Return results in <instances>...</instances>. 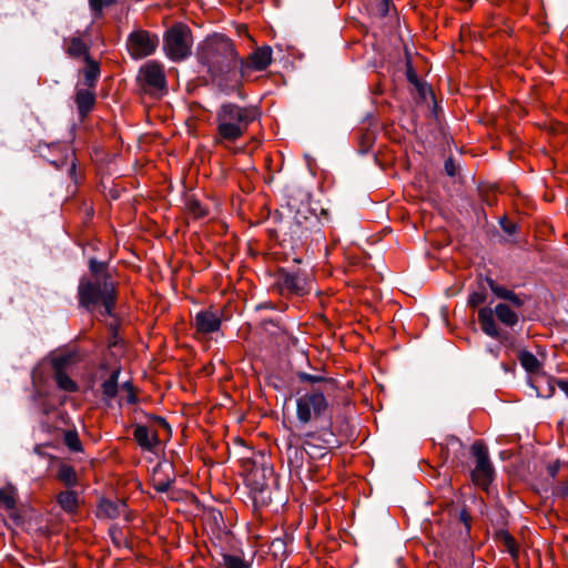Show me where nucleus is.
<instances>
[{"label":"nucleus","instance_id":"obj_42","mask_svg":"<svg viewBox=\"0 0 568 568\" xmlns=\"http://www.w3.org/2000/svg\"><path fill=\"white\" fill-rule=\"evenodd\" d=\"M500 225H501V229L507 234L511 235V234H515L517 231V225L514 222L507 220L506 217L500 221Z\"/></svg>","mask_w":568,"mask_h":568},{"label":"nucleus","instance_id":"obj_49","mask_svg":"<svg viewBox=\"0 0 568 568\" xmlns=\"http://www.w3.org/2000/svg\"><path fill=\"white\" fill-rule=\"evenodd\" d=\"M90 6L93 10L100 11L102 9V0H90Z\"/></svg>","mask_w":568,"mask_h":568},{"label":"nucleus","instance_id":"obj_32","mask_svg":"<svg viewBox=\"0 0 568 568\" xmlns=\"http://www.w3.org/2000/svg\"><path fill=\"white\" fill-rule=\"evenodd\" d=\"M497 537L513 556H517L518 549L516 540L507 530L498 531Z\"/></svg>","mask_w":568,"mask_h":568},{"label":"nucleus","instance_id":"obj_45","mask_svg":"<svg viewBox=\"0 0 568 568\" xmlns=\"http://www.w3.org/2000/svg\"><path fill=\"white\" fill-rule=\"evenodd\" d=\"M390 1L392 0H379L378 4H377V10H378V13L382 16V17H385L388 14L389 12V6H390Z\"/></svg>","mask_w":568,"mask_h":568},{"label":"nucleus","instance_id":"obj_27","mask_svg":"<svg viewBox=\"0 0 568 568\" xmlns=\"http://www.w3.org/2000/svg\"><path fill=\"white\" fill-rule=\"evenodd\" d=\"M57 477L67 487H74L78 485L79 481L75 469L68 464H62L59 466Z\"/></svg>","mask_w":568,"mask_h":568},{"label":"nucleus","instance_id":"obj_13","mask_svg":"<svg viewBox=\"0 0 568 568\" xmlns=\"http://www.w3.org/2000/svg\"><path fill=\"white\" fill-rule=\"evenodd\" d=\"M221 316L216 311L211 308L196 313L193 320V327L199 335H206L217 332L221 327Z\"/></svg>","mask_w":568,"mask_h":568},{"label":"nucleus","instance_id":"obj_33","mask_svg":"<svg viewBox=\"0 0 568 568\" xmlns=\"http://www.w3.org/2000/svg\"><path fill=\"white\" fill-rule=\"evenodd\" d=\"M262 328L264 332L272 336H280L285 333V328L273 320H265L262 322Z\"/></svg>","mask_w":568,"mask_h":568},{"label":"nucleus","instance_id":"obj_12","mask_svg":"<svg viewBox=\"0 0 568 568\" xmlns=\"http://www.w3.org/2000/svg\"><path fill=\"white\" fill-rule=\"evenodd\" d=\"M140 78L149 89L162 90L166 83L163 67L155 61H150L140 69Z\"/></svg>","mask_w":568,"mask_h":568},{"label":"nucleus","instance_id":"obj_18","mask_svg":"<svg viewBox=\"0 0 568 568\" xmlns=\"http://www.w3.org/2000/svg\"><path fill=\"white\" fill-rule=\"evenodd\" d=\"M74 101L80 119L83 120L94 108L95 93L89 89H77Z\"/></svg>","mask_w":568,"mask_h":568},{"label":"nucleus","instance_id":"obj_8","mask_svg":"<svg viewBox=\"0 0 568 568\" xmlns=\"http://www.w3.org/2000/svg\"><path fill=\"white\" fill-rule=\"evenodd\" d=\"M160 430L165 432L168 435L171 434V427L168 422L163 417L154 416L150 426L136 425L134 427L133 438L143 450L153 452L161 442Z\"/></svg>","mask_w":568,"mask_h":568},{"label":"nucleus","instance_id":"obj_11","mask_svg":"<svg viewBox=\"0 0 568 568\" xmlns=\"http://www.w3.org/2000/svg\"><path fill=\"white\" fill-rule=\"evenodd\" d=\"M333 443L334 434L329 430L325 432L323 435L308 433L304 442L308 459L325 462L331 448L333 447Z\"/></svg>","mask_w":568,"mask_h":568},{"label":"nucleus","instance_id":"obj_47","mask_svg":"<svg viewBox=\"0 0 568 568\" xmlns=\"http://www.w3.org/2000/svg\"><path fill=\"white\" fill-rule=\"evenodd\" d=\"M445 171L449 176H454L456 174V165L453 159H448L445 161Z\"/></svg>","mask_w":568,"mask_h":568},{"label":"nucleus","instance_id":"obj_35","mask_svg":"<svg viewBox=\"0 0 568 568\" xmlns=\"http://www.w3.org/2000/svg\"><path fill=\"white\" fill-rule=\"evenodd\" d=\"M64 444L73 452H80L82 449L81 442L77 432H67L64 434Z\"/></svg>","mask_w":568,"mask_h":568},{"label":"nucleus","instance_id":"obj_22","mask_svg":"<svg viewBox=\"0 0 568 568\" xmlns=\"http://www.w3.org/2000/svg\"><path fill=\"white\" fill-rule=\"evenodd\" d=\"M57 503L68 514L77 513L79 508V497L73 490H63L57 496Z\"/></svg>","mask_w":568,"mask_h":568},{"label":"nucleus","instance_id":"obj_5","mask_svg":"<svg viewBox=\"0 0 568 568\" xmlns=\"http://www.w3.org/2000/svg\"><path fill=\"white\" fill-rule=\"evenodd\" d=\"M274 278L273 290L284 297L304 296L311 291L306 274L300 268L280 267Z\"/></svg>","mask_w":568,"mask_h":568},{"label":"nucleus","instance_id":"obj_14","mask_svg":"<svg viewBox=\"0 0 568 568\" xmlns=\"http://www.w3.org/2000/svg\"><path fill=\"white\" fill-rule=\"evenodd\" d=\"M478 322L480 324L481 329L494 338H499L500 342L506 347H513L514 346V339L508 335H500L498 327L494 320V312L490 307H481L478 311Z\"/></svg>","mask_w":568,"mask_h":568},{"label":"nucleus","instance_id":"obj_1","mask_svg":"<svg viewBox=\"0 0 568 568\" xmlns=\"http://www.w3.org/2000/svg\"><path fill=\"white\" fill-rule=\"evenodd\" d=\"M199 60L222 91L232 93L240 90V57L230 38L215 34L206 39L199 51Z\"/></svg>","mask_w":568,"mask_h":568},{"label":"nucleus","instance_id":"obj_25","mask_svg":"<svg viewBox=\"0 0 568 568\" xmlns=\"http://www.w3.org/2000/svg\"><path fill=\"white\" fill-rule=\"evenodd\" d=\"M287 458H288L290 465L293 468H295V469L302 468L304 465V460L306 458H308L306 446L305 445L303 447L288 446Z\"/></svg>","mask_w":568,"mask_h":568},{"label":"nucleus","instance_id":"obj_41","mask_svg":"<svg viewBox=\"0 0 568 568\" xmlns=\"http://www.w3.org/2000/svg\"><path fill=\"white\" fill-rule=\"evenodd\" d=\"M486 301V294L484 292H474L469 295L468 304L471 306H478Z\"/></svg>","mask_w":568,"mask_h":568},{"label":"nucleus","instance_id":"obj_23","mask_svg":"<svg viewBox=\"0 0 568 568\" xmlns=\"http://www.w3.org/2000/svg\"><path fill=\"white\" fill-rule=\"evenodd\" d=\"M87 65L83 69L84 83L93 89L100 77V65L97 61L92 60L91 57H87L84 60Z\"/></svg>","mask_w":568,"mask_h":568},{"label":"nucleus","instance_id":"obj_2","mask_svg":"<svg viewBox=\"0 0 568 568\" xmlns=\"http://www.w3.org/2000/svg\"><path fill=\"white\" fill-rule=\"evenodd\" d=\"M256 118L257 112L254 108L241 106L232 102L221 104L215 113L214 145L229 148L237 142Z\"/></svg>","mask_w":568,"mask_h":568},{"label":"nucleus","instance_id":"obj_9","mask_svg":"<svg viewBox=\"0 0 568 568\" xmlns=\"http://www.w3.org/2000/svg\"><path fill=\"white\" fill-rule=\"evenodd\" d=\"M159 38L146 30H136L129 34L126 48L133 59H143L156 50Z\"/></svg>","mask_w":568,"mask_h":568},{"label":"nucleus","instance_id":"obj_15","mask_svg":"<svg viewBox=\"0 0 568 568\" xmlns=\"http://www.w3.org/2000/svg\"><path fill=\"white\" fill-rule=\"evenodd\" d=\"M274 470L267 465H254L247 476L248 485L252 490L263 493L268 488L270 479L273 477Z\"/></svg>","mask_w":568,"mask_h":568},{"label":"nucleus","instance_id":"obj_38","mask_svg":"<svg viewBox=\"0 0 568 568\" xmlns=\"http://www.w3.org/2000/svg\"><path fill=\"white\" fill-rule=\"evenodd\" d=\"M189 210L196 219H202L207 215V210L196 200L189 202Z\"/></svg>","mask_w":568,"mask_h":568},{"label":"nucleus","instance_id":"obj_16","mask_svg":"<svg viewBox=\"0 0 568 568\" xmlns=\"http://www.w3.org/2000/svg\"><path fill=\"white\" fill-rule=\"evenodd\" d=\"M175 481V476L170 464H159L152 473V485L159 493L168 491Z\"/></svg>","mask_w":568,"mask_h":568},{"label":"nucleus","instance_id":"obj_40","mask_svg":"<svg viewBox=\"0 0 568 568\" xmlns=\"http://www.w3.org/2000/svg\"><path fill=\"white\" fill-rule=\"evenodd\" d=\"M297 377H298V379L301 382H307V383H311V384L321 383V382L325 381V378L323 376L312 375V374L304 373V372L298 373Z\"/></svg>","mask_w":568,"mask_h":568},{"label":"nucleus","instance_id":"obj_31","mask_svg":"<svg viewBox=\"0 0 568 568\" xmlns=\"http://www.w3.org/2000/svg\"><path fill=\"white\" fill-rule=\"evenodd\" d=\"M224 568H251V564L241 556L222 554V564Z\"/></svg>","mask_w":568,"mask_h":568},{"label":"nucleus","instance_id":"obj_39","mask_svg":"<svg viewBox=\"0 0 568 568\" xmlns=\"http://www.w3.org/2000/svg\"><path fill=\"white\" fill-rule=\"evenodd\" d=\"M446 447H447V456L446 458H448V454H449V448H452L455 453H457L459 449L463 448V443L462 440L456 437V436H448L446 438Z\"/></svg>","mask_w":568,"mask_h":568},{"label":"nucleus","instance_id":"obj_10","mask_svg":"<svg viewBox=\"0 0 568 568\" xmlns=\"http://www.w3.org/2000/svg\"><path fill=\"white\" fill-rule=\"evenodd\" d=\"M272 48L264 45L257 48L247 58H240L239 72L241 74V85L248 80L254 71H264L272 63Z\"/></svg>","mask_w":568,"mask_h":568},{"label":"nucleus","instance_id":"obj_36","mask_svg":"<svg viewBox=\"0 0 568 568\" xmlns=\"http://www.w3.org/2000/svg\"><path fill=\"white\" fill-rule=\"evenodd\" d=\"M122 390L125 393L123 397H121V400H125L128 404H135L138 402V396L134 392V387L132 383L125 382L122 385Z\"/></svg>","mask_w":568,"mask_h":568},{"label":"nucleus","instance_id":"obj_46","mask_svg":"<svg viewBox=\"0 0 568 568\" xmlns=\"http://www.w3.org/2000/svg\"><path fill=\"white\" fill-rule=\"evenodd\" d=\"M505 300L509 301L516 307H520L524 304L523 300L513 291L509 293V296L506 297Z\"/></svg>","mask_w":568,"mask_h":568},{"label":"nucleus","instance_id":"obj_26","mask_svg":"<svg viewBox=\"0 0 568 568\" xmlns=\"http://www.w3.org/2000/svg\"><path fill=\"white\" fill-rule=\"evenodd\" d=\"M520 365L530 374L539 373L541 364L538 358L528 351H520L518 354Z\"/></svg>","mask_w":568,"mask_h":568},{"label":"nucleus","instance_id":"obj_30","mask_svg":"<svg viewBox=\"0 0 568 568\" xmlns=\"http://www.w3.org/2000/svg\"><path fill=\"white\" fill-rule=\"evenodd\" d=\"M17 504V491L12 486L0 488V506L11 510L16 508Z\"/></svg>","mask_w":568,"mask_h":568},{"label":"nucleus","instance_id":"obj_48","mask_svg":"<svg viewBox=\"0 0 568 568\" xmlns=\"http://www.w3.org/2000/svg\"><path fill=\"white\" fill-rule=\"evenodd\" d=\"M556 494L561 496V497L568 496V483H565V484L560 485L557 488Z\"/></svg>","mask_w":568,"mask_h":568},{"label":"nucleus","instance_id":"obj_20","mask_svg":"<svg viewBox=\"0 0 568 568\" xmlns=\"http://www.w3.org/2000/svg\"><path fill=\"white\" fill-rule=\"evenodd\" d=\"M99 514L106 518H118L126 514V504L122 500L103 499L99 506Z\"/></svg>","mask_w":568,"mask_h":568},{"label":"nucleus","instance_id":"obj_34","mask_svg":"<svg viewBox=\"0 0 568 568\" xmlns=\"http://www.w3.org/2000/svg\"><path fill=\"white\" fill-rule=\"evenodd\" d=\"M73 363V356L71 354L57 356L52 361V367L54 372L63 371L67 372V368Z\"/></svg>","mask_w":568,"mask_h":568},{"label":"nucleus","instance_id":"obj_21","mask_svg":"<svg viewBox=\"0 0 568 568\" xmlns=\"http://www.w3.org/2000/svg\"><path fill=\"white\" fill-rule=\"evenodd\" d=\"M65 52L69 57L78 59L83 57L84 60H87V57H90L89 54V47L84 41L79 37H71L67 38L63 41Z\"/></svg>","mask_w":568,"mask_h":568},{"label":"nucleus","instance_id":"obj_17","mask_svg":"<svg viewBox=\"0 0 568 568\" xmlns=\"http://www.w3.org/2000/svg\"><path fill=\"white\" fill-rule=\"evenodd\" d=\"M558 379L540 373L530 378V386L536 390L538 397L550 398L555 394Z\"/></svg>","mask_w":568,"mask_h":568},{"label":"nucleus","instance_id":"obj_28","mask_svg":"<svg viewBox=\"0 0 568 568\" xmlns=\"http://www.w3.org/2000/svg\"><path fill=\"white\" fill-rule=\"evenodd\" d=\"M89 268L91 272V277H88L89 280H112L109 271L108 265L104 262H99L94 258L90 260Z\"/></svg>","mask_w":568,"mask_h":568},{"label":"nucleus","instance_id":"obj_29","mask_svg":"<svg viewBox=\"0 0 568 568\" xmlns=\"http://www.w3.org/2000/svg\"><path fill=\"white\" fill-rule=\"evenodd\" d=\"M54 381L58 387L64 392L73 393L78 390L77 383L67 374V372H54Z\"/></svg>","mask_w":568,"mask_h":568},{"label":"nucleus","instance_id":"obj_37","mask_svg":"<svg viewBox=\"0 0 568 568\" xmlns=\"http://www.w3.org/2000/svg\"><path fill=\"white\" fill-rule=\"evenodd\" d=\"M487 281V284L488 286L490 287V290L493 291V293L499 297V298H506L509 296V293L511 292L510 290L504 287V286H500L498 285L494 280L491 278H486Z\"/></svg>","mask_w":568,"mask_h":568},{"label":"nucleus","instance_id":"obj_7","mask_svg":"<svg viewBox=\"0 0 568 568\" xmlns=\"http://www.w3.org/2000/svg\"><path fill=\"white\" fill-rule=\"evenodd\" d=\"M328 408L323 389H312L300 396L296 400V416L300 423L308 424L322 417Z\"/></svg>","mask_w":568,"mask_h":568},{"label":"nucleus","instance_id":"obj_3","mask_svg":"<svg viewBox=\"0 0 568 568\" xmlns=\"http://www.w3.org/2000/svg\"><path fill=\"white\" fill-rule=\"evenodd\" d=\"M79 304L88 311L103 307L102 315L113 316L118 291L112 280H89L82 277L78 286Z\"/></svg>","mask_w":568,"mask_h":568},{"label":"nucleus","instance_id":"obj_24","mask_svg":"<svg viewBox=\"0 0 568 568\" xmlns=\"http://www.w3.org/2000/svg\"><path fill=\"white\" fill-rule=\"evenodd\" d=\"M493 312L496 314L499 322L507 326L511 327L518 322V315L507 304H497Z\"/></svg>","mask_w":568,"mask_h":568},{"label":"nucleus","instance_id":"obj_44","mask_svg":"<svg viewBox=\"0 0 568 568\" xmlns=\"http://www.w3.org/2000/svg\"><path fill=\"white\" fill-rule=\"evenodd\" d=\"M459 520L460 523H463L466 527V530L469 531L470 530V523H471V516L470 514L467 511L466 508H463L460 511H459Z\"/></svg>","mask_w":568,"mask_h":568},{"label":"nucleus","instance_id":"obj_50","mask_svg":"<svg viewBox=\"0 0 568 568\" xmlns=\"http://www.w3.org/2000/svg\"><path fill=\"white\" fill-rule=\"evenodd\" d=\"M69 172H70V174H73L75 172V164L74 163H72Z\"/></svg>","mask_w":568,"mask_h":568},{"label":"nucleus","instance_id":"obj_6","mask_svg":"<svg viewBox=\"0 0 568 568\" xmlns=\"http://www.w3.org/2000/svg\"><path fill=\"white\" fill-rule=\"evenodd\" d=\"M192 44L191 30L184 24H175L164 34L163 50L172 61L186 59L191 54Z\"/></svg>","mask_w":568,"mask_h":568},{"label":"nucleus","instance_id":"obj_43","mask_svg":"<svg viewBox=\"0 0 568 568\" xmlns=\"http://www.w3.org/2000/svg\"><path fill=\"white\" fill-rule=\"evenodd\" d=\"M300 211H297L294 215V223H295V229L293 230V233L297 234L298 231L303 229V224L307 222L308 217L306 215H303L302 217H300Z\"/></svg>","mask_w":568,"mask_h":568},{"label":"nucleus","instance_id":"obj_19","mask_svg":"<svg viewBox=\"0 0 568 568\" xmlns=\"http://www.w3.org/2000/svg\"><path fill=\"white\" fill-rule=\"evenodd\" d=\"M119 376L120 368H115L112 371L111 375L108 379H105L102 385V400L110 405L111 402L116 397L119 393Z\"/></svg>","mask_w":568,"mask_h":568},{"label":"nucleus","instance_id":"obj_4","mask_svg":"<svg viewBox=\"0 0 568 568\" xmlns=\"http://www.w3.org/2000/svg\"><path fill=\"white\" fill-rule=\"evenodd\" d=\"M470 479L477 487L488 490L495 478V468L489 457L488 447L483 440H475L470 446Z\"/></svg>","mask_w":568,"mask_h":568}]
</instances>
